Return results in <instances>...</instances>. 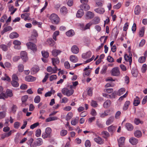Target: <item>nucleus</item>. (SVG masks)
Masks as SVG:
<instances>
[{"mask_svg": "<svg viewBox=\"0 0 147 147\" xmlns=\"http://www.w3.org/2000/svg\"><path fill=\"white\" fill-rule=\"evenodd\" d=\"M86 19H90L93 18L94 16V14L92 12L88 11L87 12L86 14Z\"/></svg>", "mask_w": 147, "mask_h": 147, "instance_id": "nucleus-14", "label": "nucleus"}, {"mask_svg": "<svg viewBox=\"0 0 147 147\" xmlns=\"http://www.w3.org/2000/svg\"><path fill=\"white\" fill-rule=\"evenodd\" d=\"M96 125L97 127L100 128H102L104 127L103 125L101 123L100 120L97 119L96 121Z\"/></svg>", "mask_w": 147, "mask_h": 147, "instance_id": "nucleus-38", "label": "nucleus"}, {"mask_svg": "<svg viewBox=\"0 0 147 147\" xmlns=\"http://www.w3.org/2000/svg\"><path fill=\"white\" fill-rule=\"evenodd\" d=\"M39 70V67L37 66H35L31 69V72L32 74H34L37 72Z\"/></svg>", "mask_w": 147, "mask_h": 147, "instance_id": "nucleus-23", "label": "nucleus"}, {"mask_svg": "<svg viewBox=\"0 0 147 147\" xmlns=\"http://www.w3.org/2000/svg\"><path fill=\"white\" fill-rule=\"evenodd\" d=\"M41 133V130L40 129H37L36 131L35 135L37 137L40 136Z\"/></svg>", "mask_w": 147, "mask_h": 147, "instance_id": "nucleus-59", "label": "nucleus"}, {"mask_svg": "<svg viewBox=\"0 0 147 147\" xmlns=\"http://www.w3.org/2000/svg\"><path fill=\"white\" fill-rule=\"evenodd\" d=\"M146 58L143 56L141 57L138 59V61L140 63H143L145 62Z\"/></svg>", "mask_w": 147, "mask_h": 147, "instance_id": "nucleus-53", "label": "nucleus"}, {"mask_svg": "<svg viewBox=\"0 0 147 147\" xmlns=\"http://www.w3.org/2000/svg\"><path fill=\"white\" fill-rule=\"evenodd\" d=\"M35 142H36L38 146H40L43 144L42 140L40 138H37Z\"/></svg>", "mask_w": 147, "mask_h": 147, "instance_id": "nucleus-39", "label": "nucleus"}, {"mask_svg": "<svg viewBox=\"0 0 147 147\" xmlns=\"http://www.w3.org/2000/svg\"><path fill=\"white\" fill-rule=\"evenodd\" d=\"M111 114L110 110L105 111L104 112L99 114V116L102 118H104L108 115H111Z\"/></svg>", "mask_w": 147, "mask_h": 147, "instance_id": "nucleus-9", "label": "nucleus"}, {"mask_svg": "<svg viewBox=\"0 0 147 147\" xmlns=\"http://www.w3.org/2000/svg\"><path fill=\"white\" fill-rule=\"evenodd\" d=\"M79 121V117H76L75 119H73L71 121V123L73 125H75Z\"/></svg>", "mask_w": 147, "mask_h": 147, "instance_id": "nucleus-26", "label": "nucleus"}, {"mask_svg": "<svg viewBox=\"0 0 147 147\" xmlns=\"http://www.w3.org/2000/svg\"><path fill=\"white\" fill-rule=\"evenodd\" d=\"M85 145L86 147H90L91 144L89 140H87L86 141L85 143Z\"/></svg>", "mask_w": 147, "mask_h": 147, "instance_id": "nucleus-64", "label": "nucleus"}, {"mask_svg": "<svg viewBox=\"0 0 147 147\" xmlns=\"http://www.w3.org/2000/svg\"><path fill=\"white\" fill-rule=\"evenodd\" d=\"M134 134L135 136L138 138L142 136V132L139 130H136L134 132Z\"/></svg>", "mask_w": 147, "mask_h": 147, "instance_id": "nucleus-34", "label": "nucleus"}, {"mask_svg": "<svg viewBox=\"0 0 147 147\" xmlns=\"http://www.w3.org/2000/svg\"><path fill=\"white\" fill-rule=\"evenodd\" d=\"M39 125V123H36L31 125L30 126V128L31 129H33L34 128H35L36 127H37Z\"/></svg>", "mask_w": 147, "mask_h": 147, "instance_id": "nucleus-61", "label": "nucleus"}, {"mask_svg": "<svg viewBox=\"0 0 147 147\" xmlns=\"http://www.w3.org/2000/svg\"><path fill=\"white\" fill-rule=\"evenodd\" d=\"M26 45L28 49H30L34 52H36L37 51V47L36 45L30 42L27 43Z\"/></svg>", "mask_w": 147, "mask_h": 147, "instance_id": "nucleus-4", "label": "nucleus"}, {"mask_svg": "<svg viewBox=\"0 0 147 147\" xmlns=\"http://www.w3.org/2000/svg\"><path fill=\"white\" fill-rule=\"evenodd\" d=\"M28 98V96L27 95H24L22 97L21 100L23 104L27 100Z\"/></svg>", "mask_w": 147, "mask_h": 147, "instance_id": "nucleus-54", "label": "nucleus"}, {"mask_svg": "<svg viewBox=\"0 0 147 147\" xmlns=\"http://www.w3.org/2000/svg\"><path fill=\"white\" fill-rule=\"evenodd\" d=\"M20 57L24 61L26 62L28 59L27 54L25 51H22L20 53Z\"/></svg>", "mask_w": 147, "mask_h": 147, "instance_id": "nucleus-6", "label": "nucleus"}, {"mask_svg": "<svg viewBox=\"0 0 147 147\" xmlns=\"http://www.w3.org/2000/svg\"><path fill=\"white\" fill-rule=\"evenodd\" d=\"M50 22L53 24H58L60 22L59 18L58 16L55 13L51 14L49 17Z\"/></svg>", "mask_w": 147, "mask_h": 147, "instance_id": "nucleus-1", "label": "nucleus"}, {"mask_svg": "<svg viewBox=\"0 0 147 147\" xmlns=\"http://www.w3.org/2000/svg\"><path fill=\"white\" fill-rule=\"evenodd\" d=\"M124 58L126 61L129 62V65L131 67L132 61V55H128L127 54H125L124 56Z\"/></svg>", "mask_w": 147, "mask_h": 147, "instance_id": "nucleus-7", "label": "nucleus"}, {"mask_svg": "<svg viewBox=\"0 0 147 147\" xmlns=\"http://www.w3.org/2000/svg\"><path fill=\"white\" fill-rule=\"evenodd\" d=\"M12 30V28L10 26H8L4 28L3 30L1 32V34H3L5 32Z\"/></svg>", "mask_w": 147, "mask_h": 147, "instance_id": "nucleus-42", "label": "nucleus"}, {"mask_svg": "<svg viewBox=\"0 0 147 147\" xmlns=\"http://www.w3.org/2000/svg\"><path fill=\"white\" fill-rule=\"evenodd\" d=\"M70 61L73 63H76L78 61V57L75 55H71L69 57Z\"/></svg>", "mask_w": 147, "mask_h": 147, "instance_id": "nucleus-15", "label": "nucleus"}, {"mask_svg": "<svg viewBox=\"0 0 147 147\" xmlns=\"http://www.w3.org/2000/svg\"><path fill=\"white\" fill-rule=\"evenodd\" d=\"M147 69V68L146 65L145 64H143L141 69L142 72L143 73H145Z\"/></svg>", "mask_w": 147, "mask_h": 147, "instance_id": "nucleus-55", "label": "nucleus"}, {"mask_svg": "<svg viewBox=\"0 0 147 147\" xmlns=\"http://www.w3.org/2000/svg\"><path fill=\"white\" fill-rule=\"evenodd\" d=\"M52 63L54 66H55L56 64H58L59 63V60L57 57L53 58L51 59Z\"/></svg>", "mask_w": 147, "mask_h": 147, "instance_id": "nucleus-20", "label": "nucleus"}, {"mask_svg": "<svg viewBox=\"0 0 147 147\" xmlns=\"http://www.w3.org/2000/svg\"><path fill=\"white\" fill-rule=\"evenodd\" d=\"M94 140L99 144H102L104 143V140L98 136H97L94 138Z\"/></svg>", "mask_w": 147, "mask_h": 147, "instance_id": "nucleus-8", "label": "nucleus"}, {"mask_svg": "<svg viewBox=\"0 0 147 147\" xmlns=\"http://www.w3.org/2000/svg\"><path fill=\"white\" fill-rule=\"evenodd\" d=\"M113 89L111 88L105 89L104 90V92H107L108 93H111L113 91Z\"/></svg>", "mask_w": 147, "mask_h": 147, "instance_id": "nucleus-56", "label": "nucleus"}, {"mask_svg": "<svg viewBox=\"0 0 147 147\" xmlns=\"http://www.w3.org/2000/svg\"><path fill=\"white\" fill-rule=\"evenodd\" d=\"M40 100V98L39 96H37L34 98V102L35 103H39Z\"/></svg>", "mask_w": 147, "mask_h": 147, "instance_id": "nucleus-49", "label": "nucleus"}, {"mask_svg": "<svg viewBox=\"0 0 147 147\" xmlns=\"http://www.w3.org/2000/svg\"><path fill=\"white\" fill-rule=\"evenodd\" d=\"M7 98V96L5 93H1L0 94V99H5Z\"/></svg>", "mask_w": 147, "mask_h": 147, "instance_id": "nucleus-58", "label": "nucleus"}, {"mask_svg": "<svg viewBox=\"0 0 147 147\" xmlns=\"http://www.w3.org/2000/svg\"><path fill=\"white\" fill-rule=\"evenodd\" d=\"M107 67L106 65L103 66L102 69L100 71V73L102 74H104L106 72Z\"/></svg>", "mask_w": 147, "mask_h": 147, "instance_id": "nucleus-44", "label": "nucleus"}, {"mask_svg": "<svg viewBox=\"0 0 147 147\" xmlns=\"http://www.w3.org/2000/svg\"><path fill=\"white\" fill-rule=\"evenodd\" d=\"M91 55V53L90 51H89L86 53L83 54L82 55V57L84 59H87L89 58Z\"/></svg>", "mask_w": 147, "mask_h": 147, "instance_id": "nucleus-21", "label": "nucleus"}, {"mask_svg": "<svg viewBox=\"0 0 147 147\" xmlns=\"http://www.w3.org/2000/svg\"><path fill=\"white\" fill-rule=\"evenodd\" d=\"M0 48L4 51H6L8 50V47L4 44L0 45Z\"/></svg>", "mask_w": 147, "mask_h": 147, "instance_id": "nucleus-40", "label": "nucleus"}, {"mask_svg": "<svg viewBox=\"0 0 147 147\" xmlns=\"http://www.w3.org/2000/svg\"><path fill=\"white\" fill-rule=\"evenodd\" d=\"M114 118L113 117H110L106 121V124L107 125H108L111 124L114 121Z\"/></svg>", "mask_w": 147, "mask_h": 147, "instance_id": "nucleus-13", "label": "nucleus"}, {"mask_svg": "<svg viewBox=\"0 0 147 147\" xmlns=\"http://www.w3.org/2000/svg\"><path fill=\"white\" fill-rule=\"evenodd\" d=\"M125 90L124 88H121L119 89L117 93V94L119 96L123 94L125 92Z\"/></svg>", "mask_w": 147, "mask_h": 147, "instance_id": "nucleus-33", "label": "nucleus"}, {"mask_svg": "<svg viewBox=\"0 0 147 147\" xmlns=\"http://www.w3.org/2000/svg\"><path fill=\"white\" fill-rule=\"evenodd\" d=\"M107 60L109 62L112 63L114 62L113 58L110 56H108Z\"/></svg>", "mask_w": 147, "mask_h": 147, "instance_id": "nucleus-62", "label": "nucleus"}, {"mask_svg": "<svg viewBox=\"0 0 147 147\" xmlns=\"http://www.w3.org/2000/svg\"><path fill=\"white\" fill-rule=\"evenodd\" d=\"M118 33V31L117 28H114L112 30V34L113 36L115 37L117 36V34Z\"/></svg>", "mask_w": 147, "mask_h": 147, "instance_id": "nucleus-46", "label": "nucleus"}, {"mask_svg": "<svg viewBox=\"0 0 147 147\" xmlns=\"http://www.w3.org/2000/svg\"><path fill=\"white\" fill-rule=\"evenodd\" d=\"M138 140L134 138H131L129 139V142L132 145L136 144L138 142Z\"/></svg>", "mask_w": 147, "mask_h": 147, "instance_id": "nucleus-16", "label": "nucleus"}, {"mask_svg": "<svg viewBox=\"0 0 147 147\" xmlns=\"http://www.w3.org/2000/svg\"><path fill=\"white\" fill-rule=\"evenodd\" d=\"M61 51L59 50L54 49L52 51V55L55 56H57L59 54H60Z\"/></svg>", "mask_w": 147, "mask_h": 147, "instance_id": "nucleus-17", "label": "nucleus"}, {"mask_svg": "<svg viewBox=\"0 0 147 147\" xmlns=\"http://www.w3.org/2000/svg\"><path fill=\"white\" fill-rule=\"evenodd\" d=\"M94 11L99 14H102L105 12V10L103 8L100 7L95 9Z\"/></svg>", "mask_w": 147, "mask_h": 147, "instance_id": "nucleus-19", "label": "nucleus"}, {"mask_svg": "<svg viewBox=\"0 0 147 147\" xmlns=\"http://www.w3.org/2000/svg\"><path fill=\"white\" fill-rule=\"evenodd\" d=\"M80 8L83 10L87 11L90 9V7L87 4H82L80 6Z\"/></svg>", "mask_w": 147, "mask_h": 147, "instance_id": "nucleus-18", "label": "nucleus"}, {"mask_svg": "<svg viewBox=\"0 0 147 147\" xmlns=\"http://www.w3.org/2000/svg\"><path fill=\"white\" fill-rule=\"evenodd\" d=\"M67 131L66 130L63 129L61 131L60 134L62 136H64L67 134Z\"/></svg>", "mask_w": 147, "mask_h": 147, "instance_id": "nucleus-57", "label": "nucleus"}, {"mask_svg": "<svg viewBox=\"0 0 147 147\" xmlns=\"http://www.w3.org/2000/svg\"><path fill=\"white\" fill-rule=\"evenodd\" d=\"M141 11V8L138 5L136 6L135 9V13L136 15H138L140 13Z\"/></svg>", "mask_w": 147, "mask_h": 147, "instance_id": "nucleus-31", "label": "nucleus"}, {"mask_svg": "<svg viewBox=\"0 0 147 147\" xmlns=\"http://www.w3.org/2000/svg\"><path fill=\"white\" fill-rule=\"evenodd\" d=\"M111 75L115 76H119L120 74L119 69L118 67L113 68L111 71Z\"/></svg>", "mask_w": 147, "mask_h": 147, "instance_id": "nucleus-3", "label": "nucleus"}, {"mask_svg": "<svg viewBox=\"0 0 147 147\" xmlns=\"http://www.w3.org/2000/svg\"><path fill=\"white\" fill-rule=\"evenodd\" d=\"M73 117V114L72 113L70 112L68 113L66 117V119L67 121L69 120Z\"/></svg>", "mask_w": 147, "mask_h": 147, "instance_id": "nucleus-43", "label": "nucleus"}, {"mask_svg": "<svg viewBox=\"0 0 147 147\" xmlns=\"http://www.w3.org/2000/svg\"><path fill=\"white\" fill-rule=\"evenodd\" d=\"M24 69V66L22 64H20L18 66V71L20 72H22Z\"/></svg>", "mask_w": 147, "mask_h": 147, "instance_id": "nucleus-48", "label": "nucleus"}, {"mask_svg": "<svg viewBox=\"0 0 147 147\" xmlns=\"http://www.w3.org/2000/svg\"><path fill=\"white\" fill-rule=\"evenodd\" d=\"M36 79V78L30 75L28 76L25 78L26 81L28 82H33L35 81Z\"/></svg>", "mask_w": 147, "mask_h": 147, "instance_id": "nucleus-12", "label": "nucleus"}, {"mask_svg": "<svg viewBox=\"0 0 147 147\" xmlns=\"http://www.w3.org/2000/svg\"><path fill=\"white\" fill-rule=\"evenodd\" d=\"M84 13V12L82 9H79L76 13V17L78 18H81L83 16Z\"/></svg>", "mask_w": 147, "mask_h": 147, "instance_id": "nucleus-22", "label": "nucleus"}, {"mask_svg": "<svg viewBox=\"0 0 147 147\" xmlns=\"http://www.w3.org/2000/svg\"><path fill=\"white\" fill-rule=\"evenodd\" d=\"M6 96H7V98L8 97H11L13 95L12 90L9 89H7L6 92Z\"/></svg>", "mask_w": 147, "mask_h": 147, "instance_id": "nucleus-37", "label": "nucleus"}, {"mask_svg": "<svg viewBox=\"0 0 147 147\" xmlns=\"http://www.w3.org/2000/svg\"><path fill=\"white\" fill-rule=\"evenodd\" d=\"M30 13H26L22 14L21 15L22 18L24 19L25 20H26L28 19L29 18V16Z\"/></svg>", "mask_w": 147, "mask_h": 147, "instance_id": "nucleus-24", "label": "nucleus"}, {"mask_svg": "<svg viewBox=\"0 0 147 147\" xmlns=\"http://www.w3.org/2000/svg\"><path fill=\"white\" fill-rule=\"evenodd\" d=\"M125 140V138L123 137H121L118 141L119 147H123V146Z\"/></svg>", "mask_w": 147, "mask_h": 147, "instance_id": "nucleus-11", "label": "nucleus"}, {"mask_svg": "<svg viewBox=\"0 0 147 147\" xmlns=\"http://www.w3.org/2000/svg\"><path fill=\"white\" fill-rule=\"evenodd\" d=\"M139 98L138 96H136V98L134 99L133 104L135 106H138L140 103Z\"/></svg>", "mask_w": 147, "mask_h": 147, "instance_id": "nucleus-35", "label": "nucleus"}, {"mask_svg": "<svg viewBox=\"0 0 147 147\" xmlns=\"http://www.w3.org/2000/svg\"><path fill=\"white\" fill-rule=\"evenodd\" d=\"M41 53L43 57L45 58H47L49 56V53L47 51H41Z\"/></svg>", "mask_w": 147, "mask_h": 147, "instance_id": "nucleus-41", "label": "nucleus"}, {"mask_svg": "<svg viewBox=\"0 0 147 147\" xmlns=\"http://www.w3.org/2000/svg\"><path fill=\"white\" fill-rule=\"evenodd\" d=\"M93 23L94 24H96L98 23L100 21V19L98 17H95L93 19Z\"/></svg>", "mask_w": 147, "mask_h": 147, "instance_id": "nucleus-47", "label": "nucleus"}, {"mask_svg": "<svg viewBox=\"0 0 147 147\" xmlns=\"http://www.w3.org/2000/svg\"><path fill=\"white\" fill-rule=\"evenodd\" d=\"M108 130L109 132L113 133L116 130L115 127L113 125H111L108 127Z\"/></svg>", "mask_w": 147, "mask_h": 147, "instance_id": "nucleus-28", "label": "nucleus"}, {"mask_svg": "<svg viewBox=\"0 0 147 147\" xmlns=\"http://www.w3.org/2000/svg\"><path fill=\"white\" fill-rule=\"evenodd\" d=\"M66 35L68 36H72L74 35L75 32L74 31L72 30H70L66 33Z\"/></svg>", "mask_w": 147, "mask_h": 147, "instance_id": "nucleus-30", "label": "nucleus"}, {"mask_svg": "<svg viewBox=\"0 0 147 147\" xmlns=\"http://www.w3.org/2000/svg\"><path fill=\"white\" fill-rule=\"evenodd\" d=\"M111 105V101L109 100H107L104 103L103 107L105 108H107L110 107Z\"/></svg>", "mask_w": 147, "mask_h": 147, "instance_id": "nucleus-29", "label": "nucleus"}, {"mask_svg": "<svg viewBox=\"0 0 147 147\" xmlns=\"http://www.w3.org/2000/svg\"><path fill=\"white\" fill-rule=\"evenodd\" d=\"M145 31V28L144 27H143L140 29L139 32V35L141 37H142L144 36Z\"/></svg>", "mask_w": 147, "mask_h": 147, "instance_id": "nucleus-36", "label": "nucleus"}, {"mask_svg": "<svg viewBox=\"0 0 147 147\" xmlns=\"http://www.w3.org/2000/svg\"><path fill=\"white\" fill-rule=\"evenodd\" d=\"M130 102L129 101H127L124 104L123 107V110L124 111L126 110L128 108Z\"/></svg>", "mask_w": 147, "mask_h": 147, "instance_id": "nucleus-27", "label": "nucleus"}, {"mask_svg": "<svg viewBox=\"0 0 147 147\" xmlns=\"http://www.w3.org/2000/svg\"><path fill=\"white\" fill-rule=\"evenodd\" d=\"M12 81H18V78L16 74H13L12 77Z\"/></svg>", "mask_w": 147, "mask_h": 147, "instance_id": "nucleus-60", "label": "nucleus"}, {"mask_svg": "<svg viewBox=\"0 0 147 147\" xmlns=\"http://www.w3.org/2000/svg\"><path fill=\"white\" fill-rule=\"evenodd\" d=\"M20 123L19 122H16L14 123L13 126L16 129H18L20 127Z\"/></svg>", "mask_w": 147, "mask_h": 147, "instance_id": "nucleus-50", "label": "nucleus"}, {"mask_svg": "<svg viewBox=\"0 0 147 147\" xmlns=\"http://www.w3.org/2000/svg\"><path fill=\"white\" fill-rule=\"evenodd\" d=\"M51 132V128L48 127L46 129L45 132L42 134V137L44 139L50 137Z\"/></svg>", "mask_w": 147, "mask_h": 147, "instance_id": "nucleus-5", "label": "nucleus"}, {"mask_svg": "<svg viewBox=\"0 0 147 147\" xmlns=\"http://www.w3.org/2000/svg\"><path fill=\"white\" fill-rule=\"evenodd\" d=\"M47 41L48 43L51 46H53L55 45V42L52 38H49V39L47 40Z\"/></svg>", "mask_w": 147, "mask_h": 147, "instance_id": "nucleus-32", "label": "nucleus"}, {"mask_svg": "<svg viewBox=\"0 0 147 147\" xmlns=\"http://www.w3.org/2000/svg\"><path fill=\"white\" fill-rule=\"evenodd\" d=\"M15 131L14 130H10L7 133H6L5 134H6V136L7 137H9V136H11L12 134Z\"/></svg>", "mask_w": 147, "mask_h": 147, "instance_id": "nucleus-52", "label": "nucleus"}, {"mask_svg": "<svg viewBox=\"0 0 147 147\" xmlns=\"http://www.w3.org/2000/svg\"><path fill=\"white\" fill-rule=\"evenodd\" d=\"M71 51L72 53L74 54H78L79 51L78 47L76 45H73L71 48Z\"/></svg>", "mask_w": 147, "mask_h": 147, "instance_id": "nucleus-10", "label": "nucleus"}, {"mask_svg": "<svg viewBox=\"0 0 147 147\" xmlns=\"http://www.w3.org/2000/svg\"><path fill=\"white\" fill-rule=\"evenodd\" d=\"M72 86H70V89H69L66 88H63L61 90V92L64 95L69 96L72 95L74 93V90L72 89Z\"/></svg>", "mask_w": 147, "mask_h": 147, "instance_id": "nucleus-2", "label": "nucleus"}, {"mask_svg": "<svg viewBox=\"0 0 147 147\" xmlns=\"http://www.w3.org/2000/svg\"><path fill=\"white\" fill-rule=\"evenodd\" d=\"M60 11L61 13L64 14L67 13V10L66 7H63L61 9Z\"/></svg>", "mask_w": 147, "mask_h": 147, "instance_id": "nucleus-51", "label": "nucleus"}, {"mask_svg": "<svg viewBox=\"0 0 147 147\" xmlns=\"http://www.w3.org/2000/svg\"><path fill=\"white\" fill-rule=\"evenodd\" d=\"M125 127L129 131H132L134 128V127L132 125L129 123H126L125 124Z\"/></svg>", "mask_w": 147, "mask_h": 147, "instance_id": "nucleus-25", "label": "nucleus"}, {"mask_svg": "<svg viewBox=\"0 0 147 147\" xmlns=\"http://www.w3.org/2000/svg\"><path fill=\"white\" fill-rule=\"evenodd\" d=\"M92 24L91 22H89L85 26L84 30L90 29V26L92 25Z\"/></svg>", "mask_w": 147, "mask_h": 147, "instance_id": "nucleus-63", "label": "nucleus"}, {"mask_svg": "<svg viewBox=\"0 0 147 147\" xmlns=\"http://www.w3.org/2000/svg\"><path fill=\"white\" fill-rule=\"evenodd\" d=\"M11 84L13 87H18L19 85L18 81H12L11 82Z\"/></svg>", "mask_w": 147, "mask_h": 147, "instance_id": "nucleus-45", "label": "nucleus"}]
</instances>
